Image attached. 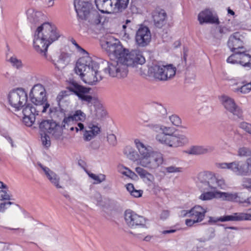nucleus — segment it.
<instances>
[{
  "label": "nucleus",
  "instance_id": "nucleus-1",
  "mask_svg": "<svg viewBox=\"0 0 251 251\" xmlns=\"http://www.w3.org/2000/svg\"><path fill=\"white\" fill-rule=\"evenodd\" d=\"M105 38L101 43L102 49L109 56L117 59L107 62L108 66L104 70L110 76L124 77L127 74V66L142 65L145 62V59L140 50H135L129 51L123 48L120 41L111 35H106Z\"/></svg>",
  "mask_w": 251,
  "mask_h": 251
},
{
  "label": "nucleus",
  "instance_id": "nucleus-2",
  "mask_svg": "<svg viewBox=\"0 0 251 251\" xmlns=\"http://www.w3.org/2000/svg\"><path fill=\"white\" fill-rule=\"evenodd\" d=\"M60 35L56 27L49 23H44L39 26L34 35L33 46L35 50L42 54L48 60L50 56L47 54L48 48L50 44L57 40Z\"/></svg>",
  "mask_w": 251,
  "mask_h": 251
},
{
  "label": "nucleus",
  "instance_id": "nucleus-3",
  "mask_svg": "<svg viewBox=\"0 0 251 251\" xmlns=\"http://www.w3.org/2000/svg\"><path fill=\"white\" fill-rule=\"evenodd\" d=\"M98 63L92 60L88 55L80 57L76 62L75 71L81 79L89 85H95L102 79L99 75Z\"/></svg>",
  "mask_w": 251,
  "mask_h": 251
},
{
  "label": "nucleus",
  "instance_id": "nucleus-4",
  "mask_svg": "<svg viewBox=\"0 0 251 251\" xmlns=\"http://www.w3.org/2000/svg\"><path fill=\"white\" fill-rule=\"evenodd\" d=\"M41 130V139L42 145L46 148L50 146V137L47 135L49 133L55 139H59L62 135L61 127L58 124L52 120H44L39 124Z\"/></svg>",
  "mask_w": 251,
  "mask_h": 251
},
{
  "label": "nucleus",
  "instance_id": "nucleus-5",
  "mask_svg": "<svg viewBox=\"0 0 251 251\" xmlns=\"http://www.w3.org/2000/svg\"><path fill=\"white\" fill-rule=\"evenodd\" d=\"M29 98L31 101L36 106L43 105L42 110V113L47 111L50 107V104L47 101V96L46 89L41 84H35L29 93Z\"/></svg>",
  "mask_w": 251,
  "mask_h": 251
},
{
  "label": "nucleus",
  "instance_id": "nucleus-6",
  "mask_svg": "<svg viewBox=\"0 0 251 251\" xmlns=\"http://www.w3.org/2000/svg\"><path fill=\"white\" fill-rule=\"evenodd\" d=\"M67 89L77 96L79 100L87 104H92L97 101L95 98L89 94L91 90L90 88L81 85L74 80H70Z\"/></svg>",
  "mask_w": 251,
  "mask_h": 251
},
{
  "label": "nucleus",
  "instance_id": "nucleus-7",
  "mask_svg": "<svg viewBox=\"0 0 251 251\" xmlns=\"http://www.w3.org/2000/svg\"><path fill=\"white\" fill-rule=\"evenodd\" d=\"M151 74L159 80L166 81L171 78L176 73V68L173 65H154L150 68Z\"/></svg>",
  "mask_w": 251,
  "mask_h": 251
},
{
  "label": "nucleus",
  "instance_id": "nucleus-8",
  "mask_svg": "<svg viewBox=\"0 0 251 251\" xmlns=\"http://www.w3.org/2000/svg\"><path fill=\"white\" fill-rule=\"evenodd\" d=\"M156 139L162 144L175 148L182 146L188 142V138L182 134L167 136L164 134H158L156 136Z\"/></svg>",
  "mask_w": 251,
  "mask_h": 251
},
{
  "label": "nucleus",
  "instance_id": "nucleus-9",
  "mask_svg": "<svg viewBox=\"0 0 251 251\" xmlns=\"http://www.w3.org/2000/svg\"><path fill=\"white\" fill-rule=\"evenodd\" d=\"M218 167L221 169L230 170L238 176H250L247 161L236 160L230 163H221Z\"/></svg>",
  "mask_w": 251,
  "mask_h": 251
},
{
  "label": "nucleus",
  "instance_id": "nucleus-10",
  "mask_svg": "<svg viewBox=\"0 0 251 251\" xmlns=\"http://www.w3.org/2000/svg\"><path fill=\"white\" fill-rule=\"evenodd\" d=\"M125 220L126 225L131 228L141 227L147 228L146 222L147 220L143 216L136 214L130 209L125 212Z\"/></svg>",
  "mask_w": 251,
  "mask_h": 251
},
{
  "label": "nucleus",
  "instance_id": "nucleus-11",
  "mask_svg": "<svg viewBox=\"0 0 251 251\" xmlns=\"http://www.w3.org/2000/svg\"><path fill=\"white\" fill-rule=\"evenodd\" d=\"M8 100L12 107L19 109L24 106V104H25L27 100V96L24 89L19 88L9 93Z\"/></svg>",
  "mask_w": 251,
  "mask_h": 251
},
{
  "label": "nucleus",
  "instance_id": "nucleus-12",
  "mask_svg": "<svg viewBox=\"0 0 251 251\" xmlns=\"http://www.w3.org/2000/svg\"><path fill=\"white\" fill-rule=\"evenodd\" d=\"M206 212L207 210L205 208L200 205H195L190 209V218L185 220L186 225L191 227L202 222L204 219Z\"/></svg>",
  "mask_w": 251,
  "mask_h": 251
},
{
  "label": "nucleus",
  "instance_id": "nucleus-13",
  "mask_svg": "<svg viewBox=\"0 0 251 251\" xmlns=\"http://www.w3.org/2000/svg\"><path fill=\"white\" fill-rule=\"evenodd\" d=\"M151 35L149 28L146 26L141 25L136 31L135 40L137 46L145 47L151 41Z\"/></svg>",
  "mask_w": 251,
  "mask_h": 251
},
{
  "label": "nucleus",
  "instance_id": "nucleus-14",
  "mask_svg": "<svg viewBox=\"0 0 251 251\" xmlns=\"http://www.w3.org/2000/svg\"><path fill=\"white\" fill-rule=\"evenodd\" d=\"M243 220H251V214L244 213H235L233 215H226L220 217H209L208 223L214 224L218 222L241 221Z\"/></svg>",
  "mask_w": 251,
  "mask_h": 251
},
{
  "label": "nucleus",
  "instance_id": "nucleus-15",
  "mask_svg": "<svg viewBox=\"0 0 251 251\" xmlns=\"http://www.w3.org/2000/svg\"><path fill=\"white\" fill-rule=\"evenodd\" d=\"M220 100L223 105L228 111L237 118H243V111L235 103L233 99L227 96L223 95L221 97Z\"/></svg>",
  "mask_w": 251,
  "mask_h": 251
},
{
  "label": "nucleus",
  "instance_id": "nucleus-16",
  "mask_svg": "<svg viewBox=\"0 0 251 251\" xmlns=\"http://www.w3.org/2000/svg\"><path fill=\"white\" fill-rule=\"evenodd\" d=\"M163 162V155L159 152L154 151L144 159L140 165L151 170H155L159 167Z\"/></svg>",
  "mask_w": 251,
  "mask_h": 251
},
{
  "label": "nucleus",
  "instance_id": "nucleus-17",
  "mask_svg": "<svg viewBox=\"0 0 251 251\" xmlns=\"http://www.w3.org/2000/svg\"><path fill=\"white\" fill-rule=\"evenodd\" d=\"M198 20L201 25L204 23L219 25L220 21L216 14L211 9L206 8L198 15Z\"/></svg>",
  "mask_w": 251,
  "mask_h": 251
},
{
  "label": "nucleus",
  "instance_id": "nucleus-18",
  "mask_svg": "<svg viewBox=\"0 0 251 251\" xmlns=\"http://www.w3.org/2000/svg\"><path fill=\"white\" fill-rule=\"evenodd\" d=\"M245 36L243 34L236 32L230 35L227 42V46L231 51L244 49Z\"/></svg>",
  "mask_w": 251,
  "mask_h": 251
},
{
  "label": "nucleus",
  "instance_id": "nucleus-19",
  "mask_svg": "<svg viewBox=\"0 0 251 251\" xmlns=\"http://www.w3.org/2000/svg\"><path fill=\"white\" fill-rule=\"evenodd\" d=\"M74 6L78 16L81 19H87L91 13V4L85 0H75Z\"/></svg>",
  "mask_w": 251,
  "mask_h": 251
},
{
  "label": "nucleus",
  "instance_id": "nucleus-20",
  "mask_svg": "<svg viewBox=\"0 0 251 251\" xmlns=\"http://www.w3.org/2000/svg\"><path fill=\"white\" fill-rule=\"evenodd\" d=\"M198 179L199 180L198 186L202 190L217 188V177L215 176H212L208 178L206 174L200 173L198 176Z\"/></svg>",
  "mask_w": 251,
  "mask_h": 251
},
{
  "label": "nucleus",
  "instance_id": "nucleus-21",
  "mask_svg": "<svg viewBox=\"0 0 251 251\" xmlns=\"http://www.w3.org/2000/svg\"><path fill=\"white\" fill-rule=\"evenodd\" d=\"M151 17L154 26L161 28L165 26L167 22V15L163 9H155L151 13Z\"/></svg>",
  "mask_w": 251,
  "mask_h": 251
},
{
  "label": "nucleus",
  "instance_id": "nucleus-22",
  "mask_svg": "<svg viewBox=\"0 0 251 251\" xmlns=\"http://www.w3.org/2000/svg\"><path fill=\"white\" fill-rule=\"evenodd\" d=\"M134 143L139 151V164H140L144 159H147L154 151H153L151 147L145 146L138 139H135Z\"/></svg>",
  "mask_w": 251,
  "mask_h": 251
},
{
  "label": "nucleus",
  "instance_id": "nucleus-23",
  "mask_svg": "<svg viewBox=\"0 0 251 251\" xmlns=\"http://www.w3.org/2000/svg\"><path fill=\"white\" fill-rule=\"evenodd\" d=\"M95 2L97 8L101 13H115L113 0H95Z\"/></svg>",
  "mask_w": 251,
  "mask_h": 251
},
{
  "label": "nucleus",
  "instance_id": "nucleus-24",
  "mask_svg": "<svg viewBox=\"0 0 251 251\" xmlns=\"http://www.w3.org/2000/svg\"><path fill=\"white\" fill-rule=\"evenodd\" d=\"M55 66V68L59 70L64 69L71 61V55L68 53L62 52L58 56V59L53 60L50 58V60Z\"/></svg>",
  "mask_w": 251,
  "mask_h": 251
},
{
  "label": "nucleus",
  "instance_id": "nucleus-25",
  "mask_svg": "<svg viewBox=\"0 0 251 251\" xmlns=\"http://www.w3.org/2000/svg\"><path fill=\"white\" fill-rule=\"evenodd\" d=\"M41 167L50 182L57 188H61L62 186L59 184L60 178L58 175L48 167L42 166Z\"/></svg>",
  "mask_w": 251,
  "mask_h": 251
},
{
  "label": "nucleus",
  "instance_id": "nucleus-26",
  "mask_svg": "<svg viewBox=\"0 0 251 251\" xmlns=\"http://www.w3.org/2000/svg\"><path fill=\"white\" fill-rule=\"evenodd\" d=\"M217 198L222 199L223 201H235L241 202L240 197L237 193H229L217 192Z\"/></svg>",
  "mask_w": 251,
  "mask_h": 251
},
{
  "label": "nucleus",
  "instance_id": "nucleus-27",
  "mask_svg": "<svg viewBox=\"0 0 251 251\" xmlns=\"http://www.w3.org/2000/svg\"><path fill=\"white\" fill-rule=\"evenodd\" d=\"M213 147L206 146H193L190 148L187 151L189 154L200 155L210 152L213 151Z\"/></svg>",
  "mask_w": 251,
  "mask_h": 251
},
{
  "label": "nucleus",
  "instance_id": "nucleus-28",
  "mask_svg": "<svg viewBox=\"0 0 251 251\" xmlns=\"http://www.w3.org/2000/svg\"><path fill=\"white\" fill-rule=\"evenodd\" d=\"M49 114L51 118L56 120H63L66 116L65 110L60 107H52L49 109Z\"/></svg>",
  "mask_w": 251,
  "mask_h": 251
},
{
  "label": "nucleus",
  "instance_id": "nucleus-29",
  "mask_svg": "<svg viewBox=\"0 0 251 251\" xmlns=\"http://www.w3.org/2000/svg\"><path fill=\"white\" fill-rule=\"evenodd\" d=\"M27 15L29 21L35 25L39 24L43 19L42 13L39 11H35L33 9H28L27 11Z\"/></svg>",
  "mask_w": 251,
  "mask_h": 251
},
{
  "label": "nucleus",
  "instance_id": "nucleus-30",
  "mask_svg": "<svg viewBox=\"0 0 251 251\" xmlns=\"http://www.w3.org/2000/svg\"><path fill=\"white\" fill-rule=\"evenodd\" d=\"M135 171L141 178L146 179L147 181L151 183L154 181V176L143 168L137 167L135 168Z\"/></svg>",
  "mask_w": 251,
  "mask_h": 251
},
{
  "label": "nucleus",
  "instance_id": "nucleus-31",
  "mask_svg": "<svg viewBox=\"0 0 251 251\" xmlns=\"http://www.w3.org/2000/svg\"><path fill=\"white\" fill-rule=\"evenodd\" d=\"M114 12L121 13L124 11L128 5L129 0H113Z\"/></svg>",
  "mask_w": 251,
  "mask_h": 251
},
{
  "label": "nucleus",
  "instance_id": "nucleus-32",
  "mask_svg": "<svg viewBox=\"0 0 251 251\" xmlns=\"http://www.w3.org/2000/svg\"><path fill=\"white\" fill-rule=\"evenodd\" d=\"M22 107H23V113L24 116H31V114H34L35 116V115L39 114V110L32 106L31 104L28 103L26 105L24 104V106Z\"/></svg>",
  "mask_w": 251,
  "mask_h": 251
},
{
  "label": "nucleus",
  "instance_id": "nucleus-33",
  "mask_svg": "<svg viewBox=\"0 0 251 251\" xmlns=\"http://www.w3.org/2000/svg\"><path fill=\"white\" fill-rule=\"evenodd\" d=\"M124 153L131 160L135 161L137 159L138 155L136 152L130 146H126L124 149Z\"/></svg>",
  "mask_w": 251,
  "mask_h": 251
},
{
  "label": "nucleus",
  "instance_id": "nucleus-34",
  "mask_svg": "<svg viewBox=\"0 0 251 251\" xmlns=\"http://www.w3.org/2000/svg\"><path fill=\"white\" fill-rule=\"evenodd\" d=\"M234 53L230 55L227 59L226 61L231 64H239L241 56V52L240 50H235L233 51Z\"/></svg>",
  "mask_w": 251,
  "mask_h": 251
},
{
  "label": "nucleus",
  "instance_id": "nucleus-35",
  "mask_svg": "<svg viewBox=\"0 0 251 251\" xmlns=\"http://www.w3.org/2000/svg\"><path fill=\"white\" fill-rule=\"evenodd\" d=\"M94 108L95 110L92 114L96 119H100L106 115L105 111L100 104H98L97 106L94 105Z\"/></svg>",
  "mask_w": 251,
  "mask_h": 251
},
{
  "label": "nucleus",
  "instance_id": "nucleus-36",
  "mask_svg": "<svg viewBox=\"0 0 251 251\" xmlns=\"http://www.w3.org/2000/svg\"><path fill=\"white\" fill-rule=\"evenodd\" d=\"M74 123L75 122L74 121V119L70 114L68 116L66 115L62 122L61 126H60V127H61V129L63 130V128H66L70 125L74 124Z\"/></svg>",
  "mask_w": 251,
  "mask_h": 251
},
{
  "label": "nucleus",
  "instance_id": "nucleus-37",
  "mask_svg": "<svg viewBox=\"0 0 251 251\" xmlns=\"http://www.w3.org/2000/svg\"><path fill=\"white\" fill-rule=\"evenodd\" d=\"M74 119L75 123L78 121L83 122L85 119V114L80 110H76L73 114H71Z\"/></svg>",
  "mask_w": 251,
  "mask_h": 251
},
{
  "label": "nucleus",
  "instance_id": "nucleus-38",
  "mask_svg": "<svg viewBox=\"0 0 251 251\" xmlns=\"http://www.w3.org/2000/svg\"><path fill=\"white\" fill-rule=\"evenodd\" d=\"M217 192H207L203 193L200 196L199 198L202 201H208L213 199L214 198H217Z\"/></svg>",
  "mask_w": 251,
  "mask_h": 251
},
{
  "label": "nucleus",
  "instance_id": "nucleus-39",
  "mask_svg": "<svg viewBox=\"0 0 251 251\" xmlns=\"http://www.w3.org/2000/svg\"><path fill=\"white\" fill-rule=\"evenodd\" d=\"M251 91V82L244 84L241 87L235 88L233 90L234 92H240L243 94H247Z\"/></svg>",
  "mask_w": 251,
  "mask_h": 251
},
{
  "label": "nucleus",
  "instance_id": "nucleus-40",
  "mask_svg": "<svg viewBox=\"0 0 251 251\" xmlns=\"http://www.w3.org/2000/svg\"><path fill=\"white\" fill-rule=\"evenodd\" d=\"M92 18L91 23L95 25H98L100 23L101 17L97 11H92L88 16Z\"/></svg>",
  "mask_w": 251,
  "mask_h": 251
},
{
  "label": "nucleus",
  "instance_id": "nucleus-41",
  "mask_svg": "<svg viewBox=\"0 0 251 251\" xmlns=\"http://www.w3.org/2000/svg\"><path fill=\"white\" fill-rule=\"evenodd\" d=\"M238 155L240 157H247L251 156V150L247 147H242L238 151Z\"/></svg>",
  "mask_w": 251,
  "mask_h": 251
},
{
  "label": "nucleus",
  "instance_id": "nucleus-42",
  "mask_svg": "<svg viewBox=\"0 0 251 251\" xmlns=\"http://www.w3.org/2000/svg\"><path fill=\"white\" fill-rule=\"evenodd\" d=\"M251 55L249 53H247L246 50H243L241 52V56H240V64L245 67V64H246V62L248 61V60L250 58Z\"/></svg>",
  "mask_w": 251,
  "mask_h": 251
},
{
  "label": "nucleus",
  "instance_id": "nucleus-43",
  "mask_svg": "<svg viewBox=\"0 0 251 251\" xmlns=\"http://www.w3.org/2000/svg\"><path fill=\"white\" fill-rule=\"evenodd\" d=\"M207 234H209V235L206 237L201 238L198 239V240L200 242H205L215 237V230L213 228H210L207 231Z\"/></svg>",
  "mask_w": 251,
  "mask_h": 251
},
{
  "label": "nucleus",
  "instance_id": "nucleus-44",
  "mask_svg": "<svg viewBox=\"0 0 251 251\" xmlns=\"http://www.w3.org/2000/svg\"><path fill=\"white\" fill-rule=\"evenodd\" d=\"M242 186L244 189L251 192V178L244 177L242 180Z\"/></svg>",
  "mask_w": 251,
  "mask_h": 251
},
{
  "label": "nucleus",
  "instance_id": "nucleus-45",
  "mask_svg": "<svg viewBox=\"0 0 251 251\" xmlns=\"http://www.w3.org/2000/svg\"><path fill=\"white\" fill-rule=\"evenodd\" d=\"M23 121L26 126H30L35 121V116L34 114H31V116H24Z\"/></svg>",
  "mask_w": 251,
  "mask_h": 251
},
{
  "label": "nucleus",
  "instance_id": "nucleus-46",
  "mask_svg": "<svg viewBox=\"0 0 251 251\" xmlns=\"http://www.w3.org/2000/svg\"><path fill=\"white\" fill-rule=\"evenodd\" d=\"M233 239L234 235L232 234H228L223 239V244L226 246H230L234 243Z\"/></svg>",
  "mask_w": 251,
  "mask_h": 251
},
{
  "label": "nucleus",
  "instance_id": "nucleus-47",
  "mask_svg": "<svg viewBox=\"0 0 251 251\" xmlns=\"http://www.w3.org/2000/svg\"><path fill=\"white\" fill-rule=\"evenodd\" d=\"M9 62L11 63L12 65L16 68L17 69H19L22 67V63L21 60L18 59L15 56H12L9 59Z\"/></svg>",
  "mask_w": 251,
  "mask_h": 251
},
{
  "label": "nucleus",
  "instance_id": "nucleus-48",
  "mask_svg": "<svg viewBox=\"0 0 251 251\" xmlns=\"http://www.w3.org/2000/svg\"><path fill=\"white\" fill-rule=\"evenodd\" d=\"M169 119L173 125L175 126H179L181 123L180 118L176 115H173L169 117Z\"/></svg>",
  "mask_w": 251,
  "mask_h": 251
},
{
  "label": "nucleus",
  "instance_id": "nucleus-49",
  "mask_svg": "<svg viewBox=\"0 0 251 251\" xmlns=\"http://www.w3.org/2000/svg\"><path fill=\"white\" fill-rule=\"evenodd\" d=\"M239 127L246 132L251 134V124L244 122H241L239 125Z\"/></svg>",
  "mask_w": 251,
  "mask_h": 251
},
{
  "label": "nucleus",
  "instance_id": "nucleus-50",
  "mask_svg": "<svg viewBox=\"0 0 251 251\" xmlns=\"http://www.w3.org/2000/svg\"><path fill=\"white\" fill-rule=\"evenodd\" d=\"M161 129L162 130V132L159 133V134H164V135L167 136L174 134L173 132L174 129L172 127L163 126L161 128Z\"/></svg>",
  "mask_w": 251,
  "mask_h": 251
},
{
  "label": "nucleus",
  "instance_id": "nucleus-51",
  "mask_svg": "<svg viewBox=\"0 0 251 251\" xmlns=\"http://www.w3.org/2000/svg\"><path fill=\"white\" fill-rule=\"evenodd\" d=\"M11 196L8 194L6 190H0V200H11Z\"/></svg>",
  "mask_w": 251,
  "mask_h": 251
},
{
  "label": "nucleus",
  "instance_id": "nucleus-52",
  "mask_svg": "<svg viewBox=\"0 0 251 251\" xmlns=\"http://www.w3.org/2000/svg\"><path fill=\"white\" fill-rule=\"evenodd\" d=\"M166 171L167 173H169L181 172L182 171V168L176 167L174 166H171L166 168Z\"/></svg>",
  "mask_w": 251,
  "mask_h": 251
},
{
  "label": "nucleus",
  "instance_id": "nucleus-53",
  "mask_svg": "<svg viewBox=\"0 0 251 251\" xmlns=\"http://www.w3.org/2000/svg\"><path fill=\"white\" fill-rule=\"evenodd\" d=\"M107 141L112 146H114L117 144V139L116 136L113 134L108 135Z\"/></svg>",
  "mask_w": 251,
  "mask_h": 251
},
{
  "label": "nucleus",
  "instance_id": "nucleus-54",
  "mask_svg": "<svg viewBox=\"0 0 251 251\" xmlns=\"http://www.w3.org/2000/svg\"><path fill=\"white\" fill-rule=\"evenodd\" d=\"M95 135L90 130H86L84 133V139L85 141L91 140L95 137Z\"/></svg>",
  "mask_w": 251,
  "mask_h": 251
},
{
  "label": "nucleus",
  "instance_id": "nucleus-55",
  "mask_svg": "<svg viewBox=\"0 0 251 251\" xmlns=\"http://www.w3.org/2000/svg\"><path fill=\"white\" fill-rule=\"evenodd\" d=\"M14 204V202L11 201L4 202L0 203V212L3 213L7 208V206Z\"/></svg>",
  "mask_w": 251,
  "mask_h": 251
},
{
  "label": "nucleus",
  "instance_id": "nucleus-56",
  "mask_svg": "<svg viewBox=\"0 0 251 251\" xmlns=\"http://www.w3.org/2000/svg\"><path fill=\"white\" fill-rule=\"evenodd\" d=\"M90 130L94 133L95 136H96L100 132V128L98 126L92 125L89 126Z\"/></svg>",
  "mask_w": 251,
  "mask_h": 251
},
{
  "label": "nucleus",
  "instance_id": "nucleus-57",
  "mask_svg": "<svg viewBox=\"0 0 251 251\" xmlns=\"http://www.w3.org/2000/svg\"><path fill=\"white\" fill-rule=\"evenodd\" d=\"M217 28L219 33L222 35L225 34L229 31L228 29L225 26L219 25L217 27Z\"/></svg>",
  "mask_w": 251,
  "mask_h": 251
},
{
  "label": "nucleus",
  "instance_id": "nucleus-58",
  "mask_svg": "<svg viewBox=\"0 0 251 251\" xmlns=\"http://www.w3.org/2000/svg\"><path fill=\"white\" fill-rule=\"evenodd\" d=\"M170 215V211L169 210H163L160 214V218L163 220L166 219Z\"/></svg>",
  "mask_w": 251,
  "mask_h": 251
},
{
  "label": "nucleus",
  "instance_id": "nucleus-59",
  "mask_svg": "<svg viewBox=\"0 0 251 251\" xmlns=\"http://www.w3.org/2000/svg\"><path fill=\"white\" fill-rule=\"evenodd\" d=\"M156 109L158 110V111L159 112L160 116L165 115L167 113V111L166 109L161 105L158 106Z\"/></svg>",
  "mask_w": 251,
  "mask_h": 251
},
{
  "label": "nucleus",
  "instance_id": "nucleus-60",
  "mask_svg": "<svg viewBox=\"0 0 251 251\" xmlns=\"http://www.w3.org/2000/svg\"><path fill=\"white\" fill-rule=\"evenodd\" d=\"M143 191L142 190H137L135 189L130 195L134 197L139 198L141 197L142 195Z\"/></svg>",
  "mask_w": 251,
  "mask_h": 251
},
{
  "label": "nucleus",
  "instance_id": "nucleus-61",
  "mask_svg": "<svg viewBox=\"0 0 251 251\" xmlns=\"http://www.w3.org/2000/svg\"><path fill=\"white\" fill-rule=\"evenodd\" d=\"M44 3L47 5L48 7L53 6L54 5V1L55 0H42Z\"/></svg>",
  "mask_w": 251,
  "mask_h": 251
},
{
  "label": "nucleus",
  "instance_id": "nucleus-62",
  "mask_svg": "<svg viewBox=\"0 0 251 251\" xmlns=\"http://www.w3.org/2000/svg\"><path fill=\"white\" fill-rule=\"evenodd\" d=\"M216 182H217V187H219L220 188H223V187L225 185V181H224V180L223 179H218L217 178V181H216Z\"/></svg>",
  "mask_w": 251,
  "mask_h": 251
},
{
  "label": "nucleus",
  "instance_id": "nucleus-63",
  "mask_svg": "<svg viewBox=\"0 0 251 251\" xmlns=\"http://www.w3.org/2000/svg\"><path fill=\"white\" fill-rule=\"evenodd\" d=\"M126 188L130 194H131L135 190L133 185L131 183H128L126 184Z\"/></svg>",
  "mask_w": 251,
  "mask_h": 251
},
{
  "label": "nucleus",
  "instance_id": "nucleus-64",
  "mask_svg": "<svg viewBox=\"0 0 251 251\" xmlns=\"http://www.w3.org/2000/svg\"><path fill=\"white\" fill-rule=\"evenodd\" d=\"M246 161H247V163L249 175L250 176H251V157L247 159Z\"/></svg>",
  "mask_w": 251,
  "mask_h": 251
}]
</instances>
